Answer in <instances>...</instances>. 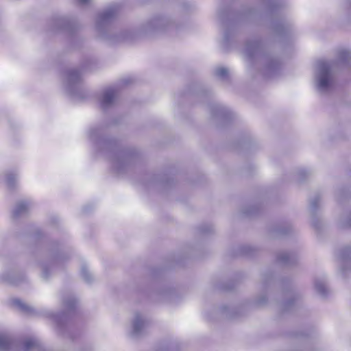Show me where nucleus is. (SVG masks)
<instances>
[{
  "label": "nucleus",
  "instance_id": "obj_1",
  "mask_svg": "<svg viewBox=\"0 0 351 351\" xmlns=\"http://www.w3.org/2000/svg\"><path fill=\"white\" fill-rule=\"evenodd\" d=\"M88 137L98 148L106 149L109 152L112 167L118 173H122L129 166L133 158L134 152L130 149H119L114 140L102 136L101 128H90Z\"/></svg>",
  "mask_w": 351,
  "mask_h": 351
},
{
  "label": "nucleus",
  "instance_id": "obj_2",
  "mask_svg": "<svg viewBox=\"0 0 351 351\" xmlns=\"http://www.w3.org/2000/svg\"><path fill=\"white\" fill-rule=\"evenodd\" d=\"M246 58L252 60L258 56L261 57L264 64L263 74L265 77H273L279 73L281 69L280 60L271 55L263 53V46L258 40L249 41L246 43L243 50Z\"/></svg>",
  "mask_w": 351,
  "mask_h": 351
},
{
  "label": "nucleus",
  "instance_id": "obj_3",
  "mask_svg": "<svg viewBox=\"0 0 351 351\" xmlns=\"http://www.w3.org/2000/svg\"><path fill=\"white\" fill-rule=\"evenodd\" d=\"M335 62L320 60L316 63L314 82L317 90L321 94H326L335 86Z\"/></svg>",
  "mask_w": 351,
  "mask_h": 351
},
{
  "label": "nucleus",
  "instance_id": "obj_4",
  "mask_svg": "<svg viewBox=\"0 0 351 351\" xmlns=\"http://www.w3.org/2000/svg\"><path fill=\"white\" fill-rule=\"evenodd\" d=\"M119 12V5L117 4L112 5L101 13H99L96 19V29L101 34V37L110 39L108 36V32L110 25L116 19Z\"/></svg>",
  "mask_w": 351,
  "mask_h": 351
},
{
  "label": "nucleus",
  "instance_id": "obj_5",
  "mask_svg": "<svg viewBox=\"0 0 351 351\" xmlns=\"http://www.w3.org/2000/svg\"><path fill=\"white\" fill-rule=\"evenodd\" d=\"M175 26L171 19L167 16H156L149 20L144 26L147 33H159Z\"/></svg>",
  "mask_w": 351,
  "mask_h": 351
},
{
  "label": "nucleus",
  "instance_id": "obj_6",
  "mask_svg": "<svg viewBox=\"0 0 351 351\" xmlns=\"http://www.w3.org/2000/svg\"><path fill=\"white\" fill-rule=\"evenodd\" d=\"M149 324L148 319L141 313H136L132 321L130 335L134 338L142 336Z\"/></svg>",
  "mask_w": 351,
  "mask_h": 351
},
{
  "label": "nucleus",
  "instance_id": "obj_7",
  "mask_svg": "<svg viewBox=\"0 0 351 351\" xmlns=\"http://www.w3.org/2000/svg\"><path fill=\"white\" fill-rule=\"evenodd\" d=\"M119 97V90L116 87H108L104 90L100 98V105L104 110L114 106Z\"/></svg>",
  "mask_w": 351,
  "mask_h": 351
},
{
  "label": "nucleus",
  "instance_id": "obj_8",
  "mask_svg": "<svg viewBox=\"0 0 351 351\" xmlns=\"http://www.w3.org/2000/svg\"><path fill=\"white\" fill-rule=\"evenodd\" d=\"M51 317L57 325L58 332L66 337H72V330L67 324L68 315L65 313L58 314L51 313Z\"/></svg>",
  "mask_w": 351,
  "mask_h": 351
},
{
  "label": "nucleus",
  "instance_id": "obj_9",
  "mask_svg": "<svg viewBox=\"0 0 351 351\" xmlns=\"http://www.w3.org/2000/svg\"><path fill=\"white\" fill-rule=\"evenodd\" d=\"M82 80V73L76 69H71L66 71L65 82L66 88L71 94H73V87L78 84Z\"/></svg>",
  "mask_w": 351,
  "mask_h": 351
},
{
  "label": "nucleus",
  "instance_id": "obj_10",
  "mask_svg": "<svg viewBox=\"0 0 351 351\" xmlns=\"http://www.w3.org/2000/svg\"><path fill=\"white\" fill-rule=\"evenodd\" d=\"M286 300L282 303V308L285 311H289L298 304L299 297L295 292L290 291L285 293Z\"/></svg>",
  "mask_w": 351,
  "mask_h": 351
},
{
  "label": "nucleus",
  "instance_id": "obj_11",
  "mask_svg": "<svg viewBox=\"0 0 351 351\" xmlns=\"http://www.w3.org/2000/svg\"><path fill=\"white\" fill-rule=\"evenodd\" d=\"M210 113L213 117L226 119L231 115L230 111L220 104H214L210 106Z\"/></svg>",
  "mask_w": 351,
  "mask_h": 351
},
{
  "label": "nucleus",
  "instance_id": "obj_12",
  "mask_svg": "<svg viewBox=\"0 0 351 351\" xmlns=\"http://www.w3.org/2000/svg\"><path fill=\"white\" fill-rule=\"evenodd\" d=\"M265 1L263 14L273 16L279 12L282 7L280 0H265Z\"/></svg>",
  "mask_w": 351,
  "mask_h": 351
},
{
  "label": "nucleus",
  "instance_id": "obj_13",
  "mask_svg": "<svg viewBox=\"0 0 351 351\" xmlns=\"http://www.w3.org/2000/svg\"><path fill=\"white\" fill-rule=\"evenodd\" d=\"M53 25L56 30H64L69 32H71L74 28L73 23L67 17L56 19L53 21Z\"/></svg>",
  "mask_w": 351,
  "mask_h": 351
},
{
  "label": "nucleus",
  "instance_id": "obj_14",
  "mask_svg": "<svg viewBox=\"0 0 351 351\" xmlns=\"http://www.w3.org/2000/svg\"><path fill=\"white\" fill-rule=\"evenodd\" d=\"M62 259V257L60 255L55 254L51 258L49 263H42L40 265L42 268V277L44 279H47L49 276V266L50 267H53L55 265L59 264Z\"/></svg>",
  "mask_w": 351,
  "mask_h": 351
},
{
  "label": "nucleus",
  "instance_id": "obj_15",
  "mask_svg": "<svg viewBox=\"0 0 351 351\" xmlns=\"http://www.w3.org/2000/svg\"><path fill=\"white\" fill-rule=\"evenodd\" d=\"M32 208V203L27 200L18 202L14 209L13 215L14 217H20L27 215Z\"/></svg>",
  "mask_w": 351,
  "mask_h": 351
},
{
  "label": "nucleus",
  "instance_id": "obj_16",
  "mask_svg": "<svg viewBox=\"0 0 351 351\" xmlns=\"http://www.w3.org/2000/svg\"><path fill=\"white\" fill-rule=\"evenodd\" d=\"M297 261L295 254H290L288 252H280L277 256V261L278 263L283 265H290L295 263Z\"/></svg>",
  "mask_w": 351,
  "mask_h": 351
},
{
  "label": "nucleus",
  "instance_id": "obj_17",
  "mask_svg": "<svg viewBox=\"0 0 351 351\" xmlns=\"http://www.w3.org/2000/svg\"><path fill=\"white\" fill-rule=\"evenodd\" d=\"M5 182L9 189H14L18 182L19 176L15 170H9L4 173Z\"/></svg>",
  "mask_w": 351,
  "mask_h": 351
},
{
  "label": "nucleus",
  "instance_id": "obj_18",
  "mask_svg": "<svg viewBox=\"0 0 351 351\" xmlns=\"http://www.w3.org/2000/svg\"><path fill=\"white\" fill-rule=\"evenodd\" d=\"M271 25L274 31L280 36L289 34L291 31L289 25L282 21H272Z\"/></svg>",
  "mask_w": 351,
  "mask_h": 351
},
{
  "label": "nucleus",
  "instance_id": "obj_19",
  "mask_svg": "<svg viewBox=\"0 0 351 351\" xmlns=\"http://www.w3.org/2000/svg\"><path fill=\"white\" fill-rule=\"evenodd\" d=\"M3 279L10 284L18 285L21 282L24 281L25 278L21 274L12 271L8 274L3 275Z\"/></svg>",
  "mask_w": 351,
  "mask_h": 351
},
{
  "label": "nucleus",
  "instance_id": "obj_20",
  "mask_svg": "<svg viewBox=\"0 0 351 351\" xmlns=\"http://www.w3.org/2000/svg\"><path fill=\"white\" fill-rule=\"evenodd\" d=\"M12 343L10 336L5 332H0V351H9Z\"/></svg>",
  "mask_w": 351,
  "mask_h": 351
},
{
  "label": "nucleus",
  "instance_id": "obj_21",
  "mask_svg": "<svg viewBox=\"0 0 351 351\" xmlns=\"http://www.w3.org/2000/svg\"><path fill=\"white\" fill-rule=\"evenodd\" d=\"M11 302L14 307L22 312L30 313L32 311V308L28 304L24 303L20 299L14 298L11 300Z\"/></svg>",
  "mask_w": 351,
  "mask_h": 351
},
{
  "label": "nucleus",
  "instance_id": "obj_22",
  "mask_svg": "<svg viewBox=\"0 0 351 351\" xmlns=\"http://www.w3.org/2000/svg\"><path fill=\"white\" fill-rule=\"evenodd\" d=\"M315 287L317 292L322 297L327 295L328 289L326 285V282L322 278H317L315 281Z\"/></svg>",
  "mask_w": 351,
  "mask_h": 351
},
{
  "label": "nucleus",
  "instance_id": "obj_23",
  "mask_svg": "<svg viewBox=\"0 0 351 351\" xmlns=\"http://www.w3.org/2000/svg\"><path fill=\"white\" fill-rule=\"evenodd\" d=\"M337 58L339 62L349 64L351 62V51L342 49L338 52Z\"/></svg>",
  "mask_w": 351,
  "mask_h": 351
},
{
  "label": "nucleus",
  "instance_id": "obj_24",
  "mask_svg": "<svg viewBox=\"0 0 351 351\" xmlns=\"http://www.w3.org/2000/svg\"><path fill=\"white\" fill-rule=\"evenodd\" d=\"M338 257L343 263L346 264L351 259V247L341 249L339 252Z\"/></svg>",
  "mask_w": 351,
  "mask_h": 351
},
{
  "label": "nucleus",
  "instance_id": "obj_25",
  "mask_svg": "<svg viewBox=\"0 0 351 351\" xmlns=\"http://www.w3.org/2000/svg\"><path fill=\"white\" fill-rule=\"evenodd\" d=\"M76 304V299L73 295H69L63 299V304L68 311L73 310Z\"/></svg>",
  "mask_w": 351,
  "mask_h": 351
},
{
  "label": "nucleus",
  "instance_id": "obj_26",
  "mask_svg": "<svg viewBox=\"0 0 351 351\" xmlns=\"http://www.w3.org/2000/svg\"><path fill=\"white\" fill-rule=\"evenodd\" d=\"M81 275L87 283H90L93 280L92 274L89 272L88 267L85 265L81 267Z\"/></svg>",
  "mask_w": 351,
  "mask_h": 351
},
{
  "label": "nucleus",
  "instance_id": "obj_27",
  "mask_svg": "<svg viewBox=\"0 0 351 351\" xmlns=\"http://www.w3.org/2000/svg\"><path fill=\"white\" fill-rule=\"evenodd\" d=\"M319 201L320 197L318 195L310 200V210L313 215H315L317 208L319 207Z\"/></svg>",
  "mask_w": 351,
  "mask_h": 351
},
{
  "label": "nucleus",
  "instance_id": "obj_28",
  "mask_svg": "<svg viewBox=\"0 0 351 351\" xmlns=\"http://www.w3.org/2000/svg\"><path fill=\"white\" fill-rule=\"evenodd\" d=\"M215 74L221 80H225L228 77V71L226 68L219 67L215 69Z\"/></svg>",
  "mask_w": 351,
  "mask_h": 351
},
{
  "label": "nucleus",
  "instance_id": "obj_29",
  "mask_svg": "<svg viewBox=\"0 0 351 351\" xmlns=\"http://www.w3.org/2000/svg\"><path fill=\"white\" fill-rule=\"evenodd\" d=\"M38 345L37 341L35 339H29L24 341L23 347L24 350L28 351Z\"/></svg>",
  "mask_w": 351,
  "mask_h": 351
},
{
  "label": "nucleus",
  "instance_id": "obj_30",
  "mask_svg": "<svg viewBox=\"0 0 351 351\" xmlns=\"http://www.w3.org/2000/svg\"><path fill=\"white\" fill-rule=\"evenodd\" d=\"M340 224L343 228L351 227V213L348 216H342L340 219Z\"/></svg>",
  "mask_w": 351,
  "mask_h": 351
},
{
  "label": "nucleus",
  "instance_id": "obj_31",
  "mask_svg": "<svg viewBox=\"0 0 351 351\" xmlns=\"http://www.w3.org/2000/svg\"><path fill=\"white\" fill-rule=\"evenodd\" d=\"M291 230V227L289 225L287 226V227L278 228L276 230V234L278 236L286 235L288 233V232L290 231Z\"/></svg>",
  "mask_w": 351,
  "mask_h": 351
},
{
  "label": "nucleus",
  "instance_id": "obj_32",
  "mask_svg": "<svg viewBox=\"0 0 351 351\" xmlns=\"http://www.w3.org/2000/svg\"><path fill=\"white\" fill-rule=\"evenodd\" d=\"M231 35L232 32L230 30L227 29L225 31L223 34V42L225 44H228L229 40L230 39Z\"/></svg>",
  "mask_w": 351,
  "mask_h": 351
},
{
  "label": "nucleus",
  "instance_id": "obj_33",
  "mask_svg": "<svg viewBox=\"0 0 351 351\" xmlns=\"http://www.w3.org/2000/svg\"><path fill=\"white\" fill-rule=\"evenodd\" d=\"M251 248L247 246H243L241 247V254L243 255H249Z\"/></svg>",
  "mask_w": 351,
  "mask_h": 351
},
{
  "label": "nucleus",
  "instance_id": "obj_34",
  "mask_svg": "<svg viewBox=\"0 0 351 351\" xmlns=\"http://www.w3.org/2000/svg\"><path fill=\"white\" fill-rule=\"evenodd\" d=\"M267 301V298H266V296L265 295H261L260 296L257 300H256V303L258 304V305H263L264 304H265Z\"/></svg>",
  "mask_w": 351,
  "mask_h": 351
},
{
  "label": "nucleus",
  "instance_id": "obj_35",
  "mask_svg": "<svg viewBox=\"0 0 351 351\" xmlns=\"http://www.w3.org/2000/svg\"><path fill=\"white\" fill-rule=\"evenodd\" d=\"M256 207H254V206H252V208H251V210L245 211V214L248 215H254V214H255V213H256Z\"/></svg>",
  "mask_w": 351,
  "mask_h": 351
},
{
  "label": "nucleus",
  "instance_id": "obj_36",
  "mask_svg": "<svg viewBox=\"0 0 351 351\" xmlns=\"http://www.w3.org/2000/svg\"><path fill=\"white\" fill-rule=\"evenodd\" d=\"M77 1L80 5H86L90 1V0H77Z\"/></svg>",
  "mask_w": 351,
  "mask_h": 351
},
{
  "label": "nucleus",
  "instance_id": "obj_37",
  "mask_svg": "<svg viewBox=\"0 0 351 351\" xmlns=\"http://www.w3.org/2000/svg\"><path fill=\"white\" fill-rule=\"evenodd\" d=\"M81 351H93V348L90 346L84 347V348H82Z\"/></svg>",
  "mask_w": 351,
  "mask_h": 351
},
{
  "label": "nucleus",
  "instance_id": "obj_38",
  "mask_svg": "<svg viewBox=\"0 0 351 351\" xmlns=\"http://www.w3.org/2000/svg\"><path fill=\"white\" fill-rule=\"evenodd\" d=\"M123 82L124 84H129L132 82V80L130 78H127V79H124L123 80Z\"/></svg>",
  "mask_w": 351,
  "mask_h": 351
},
{
  "label": "nucleus",
  "instance_id": "obj_39",
  "mask_svg": "<svg viewBox=\"0 0 351 351\" xmlns=\"http://www.w3.org/2000/svg\"><path fill=\"white\" fill-rule=\"evenodd\" d=\"M211 231H212V227L211 226H208L207 230H203L204 232H211Z\"/></svg>",
  "mask_w": 351,
  "mask_h": 351
},
{
  "label": "nucleus",
  "instance_id": "obj_40",
  "mask_svg": "<svg viewBox=\"0 0 351 351\" xmlns=\"http://www.w3.org/2000/svg\"><path fill=\"white\" fill-rule=\"evenodd\" d=\"M312 224H313V226H314L315 227L317 228V223H316L315 219H314V217H313V219H312Z\"/></svg>",
  "mask_w": 351,
  "mask_h": 351
},
{
  "label": "nucleus",
  "instance_id": "obj_41",
  "mask_svg": "<svg viewBox=\"0 0 351 351\" xmlns=\"http://www.w3.org/2000/svg\"><path fill=\"white\" fill-rule=\"evenodd\" d=\"M306 171H305L304 170H301V171L299 172V174H300V175H303V174L304 175V174H306Z\"/></svg>",
  "mask_w": 351,
  "mask_h": 351
},
{
  "label": "nucleus",
  "instance_id": "obj_42",
  "mask_svg": "<svg viewBox=\"0 0 351 351\" xmlns=\"http://www.w3.org/2000/svg\"><path fill=\"white\" fill-rule=\"evenodd\" d=\"M125 36H121V38H119L116 39V40L119 41V40H121L122 39H125Z\"/></svg>",
  "mask_w": 351,
  "mask_h": 351
},
{
  "label": "nucleus",
  "instance_id": "obj_43",
  "mask_svg": "<svg viewBox=\"0 0 351 351\" xmlns=\"http://www.w3.org/2000/svg\"><path fill=\"white\" fill-rule=\"evenodd\" d=\"M250 14H254L252 11H250Z\"/></svg>",
  "mask_w": 351,
  "mask_h": 351
},
{
  "label": "nucleus",
  "instance_id": "obj_44",
  "mask_svg": "<svg viewBox=\"0 0 351 351\" xmlns=\"http://www.w3.org/2000/svg\"><path fill=\"white\" fill-rule=\"evenodd\" d=\"M302 180H303V179H302V178H299V180H300V181H302Z\"/></svg>",
  "mask_w": 351,
  "mask_h": 351
},
{
  "label": "nucleus",
  "instance_id": "obj_45",
  "mask_svg": "<svg viewBox=\"0 0 351 351\" xmlns=\"http://www.w3.org/2000/svg\"><path fill=\"white\" fill-rule=\"evenodd\" d=\"M348 1H349L350 4L351 5V0H348Z\"/></svg>",
  "mask_w": 351,
  "mask_h": 351
}]
</instances>
